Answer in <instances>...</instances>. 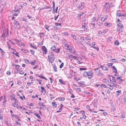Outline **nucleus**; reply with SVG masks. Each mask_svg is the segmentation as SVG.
I'll list each match as a JSON object with an SVG mask.
<instances>
[{
  "mask_svg": "<svg viewBox=\"0 0 126 126\" xmlns=\"http://www.w3.org/2000/svg\"><path fill=\"white\" fill-rule=\"evenodd\" d=\"M83 76L85 77H88L89 79L92 78L93 76V72L90 71H88L87 72L84 71L83 73Z\"/></svg>",
  "mask_w": 126,
  "mask_h": 126,
  "instance_id": "f257e3e1",
  "label": "nucleus"
},
{
  "mask_svg": "<svg viewBox=\"0 0 126 126\" xmlns=\"http://www.w3.org/2000/svg\"><path fill=\"white\" fill-rule=\"evenodd\" d=\"M117 31H118L119 33L122 32L123 31L124 29L123 25L121 23H119L117 25Z\"/></svg>",
  "mask_w": 126,
  "mask_h": 126,
  "instance_id": "f03ea898",
  "label": "nucleus"
},
{
  "mask_svg": "<svg viewBox=\"0 0 126 126\" xmlns=\"http://www.w3.org/2000/svg\"><path fill=\"white\" fill-rule=\"evenodd\" d=\"M82 22L83 24L82 28L85 29V25L87 24L88 23L87 19L85 17H83L82 19Z\"/></svg>",
  "mask_w": 126,
  "mask_h": 126,
  "instance_id": "7ed1b4c3",
  "label": "nucleus"
},
{
  "mask_svg": "<svg viewBox=\"0 0 126 126\" xmlns=\"http://www.w3.org/2000/svg\"><path fill=\"white\" fill-rule=\"evenodd\" d=\"M81 2H80L78 0H73V6L78 8Z\"/></svg>",
  "mask_w": 126,
  "mask_h": 126,
  "instance_id": "20e7f679",
  "label": "nucleus"
},
{
  "mask_svg": "<svg viewBox=\"0 0 126 126\" xmlns=\"http://www.w3.org/2000/svg\"><path fill=\"white\" fill-rule=\"evenodd\" d=\"M95 73L97 75L100 76H103L104 75V74L103 73L100 71L99 69L98 68H96L94 69Z\"/></svg>",
  "mask_w": 126,
  "mask_h": 126,
  "instance_id": "39448f33",
  "label": "nucleus"
},
{
  "mask_svg": "<svg viewBox=\"0 0 126 126\" xmlns=\"http://www.w3.org/2000/svg\"><path fill=\"white\" fill-rule=\"evenodd\" d=\"M67 50H69L71 53H73L75 52L74 47L71 46H69Z\"/></svg>",
  "mask_w": 126,
  "mask_h": 126,
  "instance_id": "423d86ee",
  "label": "nucleus"
},
{
  "mask_svg": "<svg viewBox=\"0 0 126 126\" xmlns=\"http://www.w3.org/2000/svg\"><path fill=\"white\" fill-rule=\"evenodd\" d=\"M109 5V2H107L105 4V8L106 9V12L108 11H109V8L110 7Z\"/></svg>",
  "mask_w": 126,
  "mask_h": 126,
  "instance_id": "0eeeda50",
  "label": "nucleus"
},
{
  "mask_svg": "<svg viewBox=\"0 0 126 126\" xmlns=\"http://www.w3.org/2000/svg\"><path fill=\"white\" fill-rule=\"evenodd\" d=\"M112 81H111V83L114 86H116V85H117V84H115V83L116 82L115 78L113 76H112Z\"/></svg>",
  "mask_w": 126,
  "mask_h": 126,
  "instance_id": "6e6552de",
  "label": "nucleus"
},
{
  "mask_svg": "<svg viewBox=\"0 0 126 126\" xmlns=\"http://www.w3.org/2000/svg\"><path fill=\"white\" fill-rule=\"evenodd\" d=\"M81 4H79V6L78 8L79 9L81 10L83 9L84 8V3L83 2L81 3Z\"/></svg>",
  "mask_w": 126,
  "mask_h": 126,
  "instance_id": "1a4fd4ad",
  "label": "nucleus"
},
{
  "mask_svg": "<svg viewBox=\"0 0 126 126\" xmlns=\"http://www.w3.org/2000/svg\"><path fill=\"white\" fill-rule=\"evenodd\" d=\"M42 50L43 51V53L46 54L47 53V49L45 46H42Z\"/></svg>",
  "mask_w": 126,
  "mask_h": 126,
  "instance_id": "9d476101",
  "label": "nucleus"
},
{
  "mask_svg": "<svg viewBox=\"0 0 126 126\" xmlns=\"http://www.w3.org/2000/svg\"><path fill=\"white\" fill-rule=\"evenodd\" d=\"M77 62L79 64H81L83 62L82 61V58L81 57H79L77 58Z\"/></svg>",
  "mask_w": 126,
  "mask_h": 126,
  "instance_id": "9b49d317",
  "label": "nucleus"
},
{
  "mask_svg": "<svg viewBox=\"0 0 126 126\" xmlns=\"http://www.w3.org/2000/svg\"><path fill=\"white\" fill-rule=\"evenodd\" d=\"M108 18V16L107 15L104 16L101 19V21L103 22L107 19Z\"/></svg>",
  "mask_w": 126,
  "mask_h": 126,
  "instance_id": "f8f14e48",
  "label": "nucleus"
},
{
  "mask_svg": "<svg viewBox=\"0 0 126 126\" xmlns=\"http://www.w3.org/2000/svg\"><path fill=\"white\" fill-rule=\"evenodd\" d=\"M48 58L52 57H55L53 53L51 52H50L49 54V55L48 56Z\"/></svg>",
  "mask_w": 126,
  "mask_h": 126,
  "instance_id": "ddd939ff",
  "label": "nucleus"
},
{
  "mask_svg": "<svg viewBox=\"0 0 126 126\" xmlns=\"http://www.w3.org/2000/svg\"><path fill=\"white\" fill-rule=\"evenodd\" d=\"M49 62L51 63H52L53 62L55 57H52L48 58Z\"/></svg>",
  "mask_w": 126,
  "mask_h": 126,
  "instance_id": "4468645a",
  "label": "nucleus"
},
{
  "mask_svg": "<svg viewBox=\"0 0 126 126\" xmlns=\"http://www.w3.org/2000/svg\"><path fill=\"white\" fill-rule=\"evenodd\" d=\"M52 106L54 108H56L57 106V104L54 101H53L52 103Z\"/></svg>",
  "mask_w": 126,
  "mask_h": 126,
  "instance_id": "2eb2a0df",
  "label": "nucleus"
},
{
  "mask_svg": "<svg viewBox=\"0 0 126 126\" xmlns=\"http://www.w3.org/2000/svg\"><path fill=\"white\" fill-rule=\"evenodd\" d=\"M112 68L114 70L113 72H115L116 74L115 75L116 76V74L117 72V70L116 67L114 66H112Z\"/></svg>",
  "mask_w": 126,
  "mask_h": 126,
  "instance_id": "dca6fc26",
  "label": "nucleus"
},
{
  "mask_svg": "<svg viewBox=\"0 0 126 126\" xmlns=\"http://www.w3.org/2000/svg\"><path fill=\"white\" fill-rule=\"evenodd\" d=\"M53 70L55 72H57V68L56 65L54 64L53 65Z\"/></svg>",
  "mask_w": 126,
  "mask_h": 126,
  "instance_id": "f3484780",
  "label": "nucleus"
},
{
  "mask_svg": "<svg viewBox=\"0 0 126 126\" xmlns=\"http://www.w3.org/2000/svg\"><path fill=\"white\" fill-rule=\"evenodd\" d=\"M104 24L106 26L110 27L111 25V24L110 23H105Z\"/></svg>",
  "mask_w": 126,
  "mask_h": 126,
  "instance_id": "a211bd4d",
  "label": "nucleus"
},
{
  "mask_svg": "<svg viewBox=\"0 0 126 126\" xmlns=\"http://www.w3.org/2000/svg\"><path fill=\"white\" fill-rule=\"evenodd\" d=\"M41 92L43 94H45L46 93V91L45 89L43 87H41Z\"/></svg>",
  "mask_w": 126,
  "mask_h": 126,
  "instance_id": "6ab92c4d",
  "label": "nucleus"
},
{
  "mask_svg": "<svg viewBox=\"0 0 126 126\" xmlns=\"http://www.w3.org/2000/svg\"><path fill=\"white\" fill-rule=\"evenodd\" d=\"M63 107V105L62 104H61L60 105V108L59 109V111H56V112H61V109H62Z\"/></svg>",
  "mask_w": 126,
  "mask_h": 126,
  "instance_id": "aec40b11",
  "label": "nucleus"
},
{
  "mask_svg": "<svg viewBox=\"0 0 126 126\" xmlns=\"http://www.w3.org/2000/svg\"><path fill=\"white\" fill-rule=\"evenodd\" d=\"M34 114L39 119H41V117L40 115L36 113H34Z\"/></svg>",
  "mask_w": 126,
  "mask_h": 126,
  "instance_id": "412c9836",
  "label": "nucleus"
},
{
  "mask_svg": "<svg viewBox=\"0 0 126 126\" xmlns=\"http://www.w3.org/2000/svg\"><path fill=\"white\" fill-rule=\"evenodd\" d=\"M108 88L110 89V90H112L113 89V86H114L113 85L112 86H111L110 85H108Z\"/></svg>",
  "mask_w": 126,
  "mask_h": 126,
  "instance_id": "4be33fe9",
  "label": "nucleus"
},
{
  "mask_svg": "<svg viewBox=\"0 0 126 126\" xmlns=\"http://www.w3.org/2000/svg\"><path fill=\"white\" fill-rule=\"evenodd\" d=\"M116 15L117 16H118V17L124 16V14H122L121 13H117L116 14Z\"/></svg>",
  "mask_w": 126,
  "mask_h": 126,
  "instance_id": "5701e85b",
  "label": "nucleus"
},
{
  "mask_svg": "<svg viewBox=\"0 0 126 126\" xmlns=\"http://www.w3.org/2000/svg\"><path fill=\"white\" fill-rule=\"evenodd\" d=\"M59 81L62 84H65V82L62 79H60L59 80Z\"/></svg>",
  "mask_w": 126,
  "mask_h": 126,
  "instance_id": "b1692460",
  "label": "nucleus"
},
{
  "mask_svg": "<svg viewBox=\"0 0 126 126\" xmlns=\"http://www.w3.org/2000/svg\"><path fill=\"white\" fill-rule=\"evenodd\" d=\"M8 120L7 118H5L4 120V122L5 124L6 125H8Z\"/></svg>",
  "mask_w": 126,
  "mask_h": 126,
  "instance_id": "393cba45",
  "label": "nucleus"
},
{
  "mask_svg": "<svg viewBox=\"0 0 126 126\" xmlns=\"http://www.w3.org/2000/svg\"><path fill=\"white\" fill-rule=\"evenodd\" d=\"M95 23L94 22V21H92V22L91 23V25L92 26V27L93 28H94L95 27Z\"/></svg>",
  "mask_w": 126,
  "mask_h": 126,
  "instance_id": "a878e982",
  "label": "nucleus"
},
{
  "mask_svg": "<svg viewBox=\"0 0 126 126\" xmlns=\"http://www.w3.org/2000/svg\"><path fill=\"white\" fill-rule=\"evenodd\" d=\"M58 7H57L56 8V10H55L53 9V10L52 11V12L53 14L55 13V12H56V13H57V11L58 10Z\"/></svg>",
  "mask_w": 126,
  "mask_h": 126,
  "instance_id": "bb28decb",
  "label": "nucleus"
},
{
  "mask_svg": "<svg viewBox=\"0 0 126 126\" xmlns=\"http://www.w3.org/2000/svg\"><path fill=\"white\" fill-rule=\"evenodd\" d=\"M108 31V29H105L102 32V34H104L106 33Z\"/></svg>",
  "mask_w": 126,
  "mask_h": 126,
  "instance_id": "cd10ccee",
  "label": "nucleus"
},
{
  "mask_svg": "<svg viewBox=\"0 0 126 126\" xmlns=\"http://www.w3.org/2000/svg\"><path fill=\"white\" fill-rule=\"evenodd\" d=\"M71 58H72L74 60H76L77 59V57L74 56L72 55H71Z\"/></svg>",
  "mask_w": 126,
  "mask_h": 126,
  "instance_id": "c85d7f7f",
  "label": "nucleus"
},
{
  "mask_svg": "<svg viewBox=\"0 0 126 126\" xmlns=\"http://www.w3.org/2000/svg\"><path fill=\"white\" fill-rule=\"evenodd\" d=\"M101 67L102 68V69L104 70H105L107 69L106 67V66H101Z\"/></svg>",
  "mask_w": 126,
  "mask_h": 126,
  "instance_id": "c756f323",
  "label": "nucleus"
},
{
  "mask_svg": "<svg viewBox=\"0 0 126 126\" xmlns=\"http://www.w3.org/2000/svg\"><path fill=\"white\" fill-rule=\"evenodd\" d=\"M56 49V48L55 47V46H53L51 48V50H52V51H54V50H55Z\"/></svg>",
  "mask_w": 126,
  "mask_h": 126,
  "instance_id": "7c9ffc66",
  "label": "nucleus"
},
{
  "mask_svg": "<svg viewBox=\"0 0 126 126\" xmlns=\"http://www.w3.org/2000/svg\"><path fill=\"white\" fill-rule=\"evenodd\" d=\"M60 49L59 48H58L54 50V52L57 53H59L60 52Z\"/></svg>",
  "mask_w": 126,
  "mask_h": 126,
  "instance_id": "2f4dec72",
  "label": "nucleus"
},
{
  "mask_svg": "<svg viewBox=\"0 0 126 126\" xmlns=\"http://www.w3.org/2000/svg\"><path fill=\"white\" fill-rule=\"evenodd\" d=\"M14 23L16 24V25H18L20 26L19 22L17 21L16 20H15L14 21Z\"/></svg>",
  "mask_w": 126,
  "mask_h": 126,
  "instance_id": "473e14b6",
  "label": "nucleus"
},
{
  "mask_svg": "<svg viewBox=\"0 0 126 126\" xmlns=\"http://www.w3.org/2000/svg\"><path fill=\"white\" fill-rule=\"evenodd\" d=\"M6 32H3L1 36L2 37L5 38L6 37Z\"/></svg>",
  "mask_w": 126,
  "mask_h": 126,
  "instance_id": "72a5a7b5",
  "label": "nucleus"
},
{
  "mask_svg": "<svg viewBox=\"0 0 126 126\" xmlns=\"http://www.w3.org/2000/svg\"><path fill=\"white\" fill-rule=\"evenodd\" d=\"M54 38H56V39L57 40H58L59 39V38L58 35H54L53 36Z\"/></svg>",
  "mask_w": 126,
  "mask_h": 126,
  "instance_id": "f704fd0d",
  "label": "nucleus"
},
{
  "mask_svg": "<svg viewBox=\"0 0 126 126\" xmlns=\"http://www.w3.org/2000/svg\"><path fill=\"white\" fill-rule=\"evenodd\" d=\"M38 77L41 78H42V79H45L46 80H47V79L44 77V76H39V75L38 76Z\"/></svg>",
  "mask_w": 126,
  "mask_h": 126,
  "instance_id": "c9c22d12",
  "label": "nucleus"
},
{
  "mask_svg": "<svg viewBox=\"0 0 126 126\" xmlns=\"http://www.w3.org/2000/svg\"><path fill=\"white\" fill-rule=\"evenodd\" d=\"M7 45L8 46V47L9 48H11L12 49L14 50V49L11 48V45H10L8 43H7Z\"/></svg>",
  "mask_w": 126,
  "mask_h": 126,
  "instance_id": "e433bc0d",
  "label": "nucleus"
},
{
  "mask_svg": "<svg viewBox=\"0 0 126 126\" xmlns=\"http://www.w3.org/2000/svg\"><path fill=\"white\" fill-rule=\"evenodd\" d=\"M84 37H80V40H81V42H83L84 41Z\"/></svg>",
  "mask_w": 126,
  "mask_h": 126,
  "instance_id": "4c0bfd02",
  "label": "nucleus"
},
{
  "mask_svg": "<svg viewBox=\"0 0 126 126\" xmlns=\"http://www.w3.org/2000/svg\"><path fill=\"white\" fill-rule=\"evenodd\" d=\"M86 108L88 110L90 111H92V110L90 109V107L88 105L86 106Z\"/></svg>",
  "mask_w": 126,
  "mask_h": 126,
  "instance_id": "58836bf2",
  "label": "nucleus"
},
{
  "mask_svg": "<svg viewBox=\"0 0 126 126\" xmlns=\"http://www.w3.org/2000/svg\"><path fill=\"white\" fill-rule=\"evenodd\" d=\"M92 46V47L94 48V49H96L97 50V51H98V50L99 49V48L98 47H96L93 46Z\"/></svg>",
  "mask_w": 126,
  "mask_h": 126,
  "instance_id": "ea45409f",
  "label": "nucleus"
},
{
  "mask_svg": "<svg viewBox=\"0 0 126 126\" xmlns=\"http://www.w3.org/2000/svg\"><path fill=\"white\" fill-rule=\"evenodd\" d=\"M58 99L62 101H63L64 100V98L63 97L59 98Z\"/></svg>",
  "mask_w": 126,
  "mask_h": 126,
  "instance_id": "a19ab883",
  "label": "nucleus"
},
{
  "mask_svg": "<svg viewBox=\"0 0 126 126\" xmlns=\"http://www.w3.org/2000/svg\"><path fill=\"white\" fill-rule=\"evenodd\" d=\"M69 46L67 44H65L64 47H65V48L67 50Z\"/></svg>",
  "mask_w": 126,
  "mask_h": 126,
  "instance_id": "79ce46f5",
  "label": "nucleus"
},
{
  "mask_svg": "<svg viewBox=\"0 0 126 126\" xmlns=\"http://www.w3.org/2000/svg\"><path fill=\"white\" fill-rule=\"evenodd\" d=\"M71 36L73 37L74 38L75 40H77V39L76 38L77 37H76V35L74 34H72L71 35Z\"/></svg>",
  "mask_w": 126,
  "mask_h": 126,
  "instance_id": "37998d69",
  "label": "nucleus"
},
{
  "mask_svg": "<svg viewBox=\"0 0 126 126\" xmlns=\"http://www.w3.org/2000/svg\"><path fill=\"white\" fill-rule=\"evenodd\" d=\"M0 50L1 52V54L3 55H4V52L3 51V50L1 49V48L0 49Z\"/></svg>",
  "mask_w": 126,
  "mask_h": 126,
  "instance_id": "c03bdc74",
  "label": "nucleus"
},
{
  "mask_svg": "<svg viewBox=\"0 0 126 126\" xmlns=\"http://www.w3.org/2000/svg\"><path fill=\"white\" fill-rule=\"evenodd\" d=\"M62 34L63 35H67V36H68V33L67 32H63L62 33Z\"/></svg>",
  "mask_w": 126,
  "mask_h": 126,
  "instance_id": "a18cd8bd",
  "label": "nucleus"
},
{
  "mask_svg": "<svg viewBox=\"0 0 126 126\" xmlns=\"http://www.w3.org/2000/svg\"><path fill=\"white\" fill-rule=\"evenodd\" d=\"M114 44L116 45H118L119 44V42L118 41L116 40L114 42Z\"/></svg>",
  "mask_w": 126,
  "mask_h": 126,
  "instance_id": "49530a36",
  "label": "nucleus"
},
{
  "mask_svg": "<svg viewBox=\"0 0 126 126\" xmlns=\"http://www.w3.org/2000/svg\"><path fill=\"white\" fill-rule=\"evenodd\" d=\"M30 51L31 54H32V55H34L35 52L34 51H33L32 50H30Z\"/></svg>",
  "mask_w": 126,
  "mask_h": 126,
  "instance_id": "de8ad7c7",
  "label": "nucleus"
},
{
  "mask_svg": "<svg viewBox=\"0 0 126 126\" xmlns=\"http://www.w3.org/2000/svg\"><path fill=\"white\" fill-rule=\"evenodd\" d=\"M49 27V26H47L46 25H45V26H44V27L46 29H47V30L48 31H49V30L48 29V28Z\"/></svg>",
  "mask_w": 126,
  "mask_h": 126,
  "instance_id": "09e8293b",
  "label": "nucleus"
},
{
  "mask_svg": "<svg viewBox=\"0 0 126 126\" xmlns=\"http://www.w3.org/2000/svg\"><path fill=\"white\" fill-rule=\"evenodd\" d=\"M117 79H119V80H120L121 81H123V80L121 79L120 77H117Z\"/></svg>",
  "mask_w": 126,
  "mask_h": 126,
  "instance_id": "8fccbe9b",
  "label": "nucleus"
},
{
  "mask_svg": "<svg viewBox=\"0 0 126 126\" xmlns=\"http://www.w3.org/2000/svg\"><path fill=\"white\" fill-rule=\"evenodd\" d=\"M63 65L64 63H62L60 65V68H62L63 66Z\"/></svg>",
  "mask_w": 126,
  "mask_h": 126,
  "instance_id": "3c124183",
  "label": "nucleus"
},
{
  "mask_svg": "<svg viewBox=\"0 0 126 126\" xmlns=\"http://www.w3.org/2000/svg\"><path fill=\"white\" fill-rule=\"evenodd\" d=\"M30 45L31 47H33L34 49H37V47L36 46H33V45H32V44H30Z\"/></svg>",
  "mask_w": 126,
  "mask_h": 126,
  "instance_id": "603ef678",
  "label": "nucleus"
},
{
  "mask_svg": "<svg viewBox=\"0 0 126 126\" xmlns=\"http://www.w3.org/2000/svg\"><path fill=\"white\" fill-rule=\"evenodd\" d=\"M121 117L122 118H125V115L124 113H123L122 114Z\"/></svg>",
  "mask_w": 126,
  "mask_h": 126,
  "instance_id": "864d4df0",
  "label": "nucleus"
},
{
  "mask_svg": "<svg viewBox=\"0 0 126 126\" xmlns=\"http://www.w3.org/2000/svg\"><path fill=\"white\" fill-rule=\"evenodd\" d=\"M15 65L16 66V68H17V70H18V67H20V66H19V65H15Z\"/></svg>",
  "mask_w": 126,
  "mask_h": 126,
  "instance_id": "5fc2aeb1",
  "label": "nucleus"
},
{
  "mask_svg": "<svg viewBox=\"0 0 126 126\" xmlns=\"http://www.w3.org/2000/svg\"><path fill=\"white\" fill-rule=\"evenodd\" d=\"M36 80L39 82V83L40 84H41V81H42V80H40V79H36Z\"/></svg>",
  "mask_w": 126,
  "mask_h": 126,
  "instance_id": "6e6d98bb",
  "label": "nucleus"
},
{
  "mask_svg": "<svg viewBox=\"0 0 126 126\" xmlns=\"http://www.w3.org/2000/svg\"><path fill=\"white\" fill-rule=\"evenodd\" d=\"M98 34L99 35L101 36V35L102 34V32L101 31H99L98 32Z\"/></svg>",
  "mask_w": 126,
  "mask_h": 126,
  "instance_id": "4d7b16f0",
  "label": "nucleus"
},
{
  "mask_svg": "<svg viewBox=\"0 0 126 126\" xmlns=\"http://www.w3.org/2000/svg\"><path fill=\"white\" fill-rule=\"evenodd\" d=\"M102 87H104L105 88H107V86L104 84H102L101 85Z\"/></svg>",
  "mask_w": 126,
  "mask_h": 126,
  "instance_id": "13d9d810",
  "label": "nucleus"
},
{
  "mask_svg": "<svg viewBox=\"0 0 126 126\" xmlns=\"http://www.w3.org/2000/svg\"><path fill=\"white\" fill-rule=\"evenodd\" d=\"M80 70H85L87 69L85 68H80Z\"/></svg>",
  "mask_w": 126,
  "mask_h": 126,
  "instance_id": "bf43d9fd",
  "label": "nucleus"
},
{
  "mask_svg": "<svg viewBox=\"0 0 126 126\" xmlns=\"http://www.w3.org/2000/svg\"><path fill=\"white\" fill-rule=\"evenodd\" d=\"M1 39L2 40H3L4 41H5V38L4 37H2L1 36Z\"/></svg>",
  "mask_w": 126,
  "mask_h": 126,
  "instance_id": "052dcab7",
  "label": "nucleus"
},
{
  "mask_svg": "<svg viewBox=\"0 0 126 126\" xmlns=\"http://www.w3.org/2000/svg\"><path fill=\"white\" fill-rule=\"evenodd\" d=\"M39 106L41 107L43 105V103H42L39 102Z\"/></svg>",
  "mask_w": 126,
  "mask_h": 126,
  "instance_id": "680f3d73",
  "label": "nucleus"
},
{
  "mask_svg": "<svg viewBox=\"0 0 126 126\" xmlns=\"http://www.w3.org/2000/svg\"><path fill=\"white\" fill-rule=\"evenodd\" d=\"M6 74L8 75H9L11 74L10 72V71H8L7 72Z\"/></svg>",
  "mask_w": 126,
  "mask_h": 126,
  "instance_id": "e2e57ef3",
  "label": "nucleus"
},
{
  "mask_svg": "<svg viewBox=\"0 0 126 126\" xmlns=\"http://www.w3.org/2000/svg\"><path fill=\"white\" fill-rule=\"evenodd\" d=\"M71 55H70L69 53H66V55L68 57H71Z\"/></svg>",
  "mask_w": 126,
  "mask_h": 126,
  "instance_id": "0e129e2a",
  "label": "nucleus"
},
{
  "mask_svg": "<svg viewBox=\"0 0 126 126\" xmlns=\"http://www.w3.org/2000/svg\"><path fill=\"white\" fill-rule=\"evenodd\" d=\"M24 72L22 70L21 71L19 72V73L21 74H23L24 73Z\"/></svg>",
  "mask_w": 126,
  "mask_h": 126,
  "instance_id": "69168bd1",
  "label": "nucleus"
},
{
  "mask_svg": "<svg viewBox=\"0 0 126 126\" xmlns=\"http://www.w3.org/2000/svg\"><path fill=\"white\" fill-rule=\"evenodd\" d=\"M96 20V18L95 17H94L93 18L92 21H94V22H95Z\"/></svg>",
  "mask_w": 126,
  "mask_h": 126,
  "instance_id": "338daca9",
  "label": "nucleus"
},
{
  "mask_svg": "<svg viewBox=\"0 0 126 126\" xmlns=\"http://www.w3.org/2000/svg\"><path fill=\"white\" fill-rule=\"evenodd\" d=\"M59 16V15H58L55 17V18H54V20H57V18H58V17Z\"/></svg>",
  "mask_w": 126,
  "mask_h": 126,
  "instance_id": "774afa93",
  "label": "nucleus"
}]
</instances>
